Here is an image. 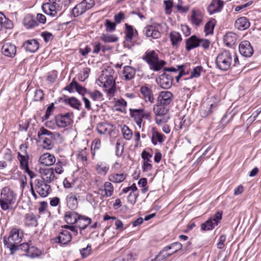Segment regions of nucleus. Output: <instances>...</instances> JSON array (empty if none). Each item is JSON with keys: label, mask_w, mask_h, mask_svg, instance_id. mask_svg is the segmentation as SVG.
<instances>
[{"label": "nucleus", "mask_w": 261, "mask_h": 261, "mask_svg": "<svg viewBox=\"0 0 261 261\" xmlns=\"http://www.w3.org/2000/svg\"><path fill=\"white\" fill-rule=\"evenodd\" d=\"M23 23L28 29L38 25V22L37 21L36 17H24L23 20Z\"/></svg>", "instance_id": "nucleus-38"}, {"label": "nucleus", "mask_w": 261, "mask_h": 261, "mask_svg": "<svg viewBox=\"0 0 261 261\" xmlns=\"http://www.w3.org/2000/svg\"><path fill=\"white\" fill-rule=\"evenodd\" d=\"M57 77V74L56 71H53L51 72H48L47 76V80L51 83H54L55 82L56 79Z\"/></svg>", "instance_id": "nucleus-64"}, {"label": "nucleus", "mask_w": 261, "mask_h": 261, "mask_svg": "<svg viewBox=\"0 0 261 261\" xmlns=\"http://www.w3.org/2000/svg\"><path fill=\"white\" fill-rule=\"evenodd\" d=\"M123 74L124 79L126 81H129L134 77L136 74V70L131 66H126L123 70Z\"/></svg>", "instance_id": "nucleus-33"}, {"label": "nucleus", "mask_w": 261, "mask_h": 261, "mask_svg": "<svg viewBox=\"0 0 261 261\" xmlns=\"http://www.w3.org/2000/svg\"><path fill=\"white\" fill-rule=\"evenodd\" d=\"M224 5L223 1L221 0H212L207 7L210 14L221 11Z\"/></svg>", "instance_id": "nucleus-21"}, {"label": "nucleus", "mask_w": 261, "mask_h": 261, "mask_svg": "<svg viewBox=\"0 0 261 261\" xmlns=\"http://www.w3.org/2000/svg\"><path fill=\"white\" fill-rule=\"evenodd\" d=\"M91 250V245L88 244L86 248H82L80 250V253L83 258L88 257L90 254Z\"/></svg>", "instance_id": "nucleus-54"}, {"label": "nucleus", "mask_w": 261, "mask_h": 261, "mask_svg": "<svg viewBox=\"0 0 261 261\" xmlns=\"http://www.w3.org/2000/svg\"><path fill=\"white\" fill-rule=\"evenodd\" d=\"M0 24L2 25V29L4 28L6 29H11L13 27L12 20L9 19L8 17H0Z\"/></svg>", "instance_id": "nucleus-45"}, {"label": "nucleus", "mask_w": 261, "mask_h": 261, "mask_svg": "<svg viewBox=\"0 0 261 261\" xmlns=\"http://www.w3.org/2000/svg\"><path fill=\"white\" fill-rule=\"evenodd\" d=\"M130 115L134 119L137 125L139 128L141 127L142 124V117L141 112H143V109H130Z\"/></svg>", "instance_id": "nucleus-27"}, {"label": "nucleus", "mask_w": 261, "mask_h": 261, "mask_svg": "<svg viewBox=\"0 0 261 261\" xmlns=\"http://www.w3.org/2000/svg\"><path fill=\"white\" fill-rule=\"evenodd\" d=\"M107 124L104 123H99L97 124V130L100 134H105L107 132L106 127Z\"/></svg>", "instance_id": "nucleus-59"}, {"label": "nucleus", "mask_w": 261, "mask_h": 261, "mask_svg": "<svg viewBox=\"0 0 261 261\" xmlns=\"http://www.w3.org/2000/svg\"><path fill=\"white\" fill-rule=\"evenodd\" d=\"M164 5L165 6V10L167 15H170L172 11V8L173 7V0L164 1Z\"/></svg>", "instance_id": "nucleus-50"}, {"label": "nucleus", "mask_w": 261, "mask_h": 261, "mask_svg": "<svg viewBox=\"0 0 261 261\" xmlns=\"http://www.w3.org/2000/svg\"><path fill=\"white\" fill-rule=\"evenodd\" d=\"M67 206L71 210L75 209L78 205L77 197L72 193H69L66 196Z\"/></svg>", "instance_id": "nucleus-31"}, {"label": "nucleus", "mask_w": 261, "mask_h": 261, "mask_svg": "<svg viewBox=\"0 0 261 261\" xmlns=\"http://www.w3.org/2000/svg\"><path fill=\"white\" fill-rule=\"evenodd\" d=\"M17 195L13 190L8 187H4L1 192L0 205L4 211L10 208V205L15 203Z\"/></svg>", "instance_id": "nucleus-4"}, {"label": "nucleus", "mask_w": 261, "mask_h": 261, "mask_svg": "<svg viewBox=\"0 0 261 261\" xmlns=\"http://www.w3.org/2000/svg\"><path fill=\"white\" fill-rule=\"evenodd\" d=\"M125 41L124 42L125 46H128V44L127 43H131L132 40L133 39L134 36V29L132 26L125 23Z\"/></svg>", "instance_id": "nucleus-34"}, {"label": "nucleus", "mask_w": 261, "mask_h": 261, "mask_svg": "<svg viewBox=\"0 0 261 261\" xmlns=\"http://www.w3.org/2000/svg\"><path fill=\"white\" fill-rule=\"evenodd\" d=\"M105 196L106 197L111 196L113 193V186L110 182H106L104 184Z\"/></svg>", "instance_id": "nucleus-49"}, {"label": "nucleus", "mask_w": 261, "mask_h": 261, "mask_svg": "<svg viewBox=\"0 0 261 261\" xmlns=\"http://www.w3.org/2000/svg\"><path fill=\"white\" fill-rule=\"evenodd\" d=\"M24 223L28 227H36L38 225L37 217L33 213H27L24 219Z\"/></svg>", "instance_id": "nucleus-24"}, {"label": "nucleus", "mask_w": 261, "mask_h": 261, "mask_svg": "<svg viewBox=\"0 0 261 261\" xmlns=\"http://www.w3.org/2000/svg\"><path fill=\"white\" fill-rule=\"evenodd\" d=\"M222 218V212L218 211L217 212L215 215L210 218V219H211V221L213 222V223L217 226L218 224L220 222Z\"/></svg>", "instance_id": "nucleus-52"}, {"label": "nucleus", "mask_w": 261, "mask_h": 261, "mask_svg": "<svg viewBox=\"0 0 261 261\" xmlns=\"http://www.w3.org/2000/svg\"><path fill=\"white\" fill-rule=\"evenodd\" d=\"M94 5L93 0H83L76 5L72 10L73 16H79L87 10L91 8Z\"/></svg>", "instance_id": "nucleus-7"}, {"label": "nucleus", "mask_w": 261, "mask_h": 261, "mask_svg": "<svg viewBox=\"0 0 261 261\" xmlns=\"http://www.w3.org/2000/svg\"><path fill=\"white\" fill-rule=\"evenodd\" d=\"M44 98V93L42 90L37 89L35 92L34 99L35 101H40Z\"/></svg>", "instance_id": "nucleus-57"}, {"label": "nucleus", "mask_w": 261, "mask_h": 261, "mask_svg": "<svg viewBox=\"0 0 261 261\" xmlns=\"http://www.w3.org/2000/svg\"><path fill=\"white\" fill-rule=\"evenodd\" d=\"M100 39L106 43L115 42L118 40V38L115 35L105 34L101 35Z\"/></svg>", "instance_id": "nucleus-48"}, {"label": "nucleus", "mask_w": 261, "mask_h": 261, "mask_svg": "<svg viewBox=\"0 0 261 261\" xmlns=\"http://www.w3.org/2000/svg\"><path fill=\"white\" fill-rule=\"evenodd\" d=\"M141 157L143 160L142 170L143 172H148L152 169V166L151 164V161L150 158L152 155L145 150H143L141 153Z\"/></svg>", "instance_id": "nucleus-19"}, {"label": "nucleus", "mask_w": 261, "mask_h": 261, "mask_svg": "<svg viewBox=\"0 0 261 261\" xmlns=\"http://www.w3.org/2000/svg\"><path fill=\"white\" fill-rule=\"evenodd\" d=\"M90 71V69L89 68H85L83 69V74L79 77V80L82 82L85 81L88 77Z\"/></svg>", "instance_id": "nucleus-60"}, {"label": "nucleus", "mask_w": 261, "mask_h": 261, "mask_svg": "<svg viewBox=\"0 0 261 261\" xmlns=\"http://www.w3.org/2000/svg\"><path fill=\"white\" fill-rule=\"evenodd\" d=\"M140 92L146 101H148L151 103L154 102L153 95L151 90L148 87L142 86L141 88Z\"/></svg>", "instance_id": "nucleus-32"}, {"label": "nucleus", "mask_w": 261, "mask_h": 261, "mask_svg": "<svg viewBox=\"0 0 261 261\" xmlns=\"http://www.w3.org/2000/svg\"><path fill=\"white\" fill-rule=\"evenodd\" d=\"M23 237L22 230L19 228L14 227L11 229L9 237L6 238V241L19 244L21 242Z\"/></svg>", "instance_id": "nucleus-13"}, {"label": "nucleus", "mask_w": 261, "mask_h": 261, "mask_svg": "<svg viewBox=\"0 0 261 261\" xmlns=\"http://www.w3.org/2000/svg\"><path fill=\"white\" fill-rule=\"evenodd\" d=\"M143 32L147 37H152L153 39L159 38L161 36L160 32L153 25L145 27Z\"/></svg>", "instance_id": "nucleus-26"}, {"label": "nucleus", "mask_w": 261, "mask_h": 261, "mask_svg": "<svg viewBox=\"0 0 261 261\" xmlns=\"http://www.w3.org/2000/svg\"><path fill=\"white\" fill-rule=\"evenodd\" d=\"M173 99V94L169 91H162L159 94L158 101L168 106Z\"/></svg>", "instance_id": "nucleus-23"}, {"label": "nucleus", "mask_w": 261, "mask_h": 261, "mask_svg": "<svg viewBox=\"0 0 261 261\" xmlns=\"http://www.w3.org/2000/svg\"><path fill=\"white\" fill-rule=\"evenodd\" d=\"M39 160L41 164L49 166L55 163L56 158L54 155L46 153L40 156Z\"/></svg>", "instance_id": "nucleus-30"}, {"label": "nucleus", "mask_w": 261, "mask_h": 261, "mask_svg": "<svg viewBox=\"0 0 261 261\" xmlns=\"http://www.w3.org/2000/svg\"><path fill=\"white\" fill-rule=\"evenodd\" d=\"M72 237L70 233L67 230L61 231L59 235L52 239L54 243L66 245L71 240Z\"/></svg>", "instance_id": "nucleus-16"}, {"label": "nucleus", "mask_w": 261, "mask_h": 261, "mask_svg": "<svg viewBox=\"0 0 261 261\" xmlns=\"http://www.w3.org/2000/svg\"><path fill=\"white\" fill-rule=\"evenodd\" d=\"M142 59L149 65L150 69L154 71L160 70L166 63L164 60L159 59L158 54L154 50H146Z\"/></svg>", "instance_id": "nucleus-3"}, {"label": "nucleus", "mask_w": 261, "mask_h": 261, "mask_svg": "<svg viewBox=\"0 0 261 261\" xmlns=\"http://www.w3.org/2000/svg\"><path fill=\"white\" fill-rule=\"evenodd\" d=\"M2 53L5 56L13 58L16 55V47L12 43H5L2 48Z\"/></svg>", "instance_id": "nucleus-20"}, {"label": "nucleus", "mask_w": 261, "mask_h": 261, "mask_svg": "<svg viewBox=\"0 0 261 261\" xmlns=\"http://www.w3.org/2000/svg\"><path fill=\"white\" fill-rule=\"evenodd\" d=\"M40 253V250L34 246H30L27 254H25L27 256L34 258L39 255Z\"/></svg>", "instance_id": "nucleus-47"}, {"label": "nucleus", "mask_w": 261, "mask_h": 261, "mask_svg": "<svg viewBox=\"0 0 261 261\" xmlns=\"http://www.w3.org/2000/svg\"><path fill=\"white\" fill-rule=\"evenodd\" d=\"M87 94L94 101H102L103 100V94L97 90H95L94 91H89L87 92Z\"/></svg>", "instance_id": "nucleus-42"}, {"label": "nucleus", "mask_w": 261, "mask_h": 261, "mask_svg": "<svg viewBox=\"0 0 261 261\" xmlns=\"http://www.w3.org/2000/svg\"><path fill=\"white\" fill-rule=\"evenodd\" d=\"M126 177V174L124 173L121 174H112L109 176V180L115 183H119L125 180Z\"/></svg>", "instance_id": "nucleus-41"}, {"label": "nucleus", "mask_w": 261, "mask_h": 261, "mask_svg": "<svg viewBox=\"0 0 261 261\" xmlns=\"http://www.w3.org/2000/svg\"><path fill=\"white\" fill-rule=\"evenodd\" d=\"M121 132L124 139L126 140H130L131 139L133 133L127 126L124 125L121 128Z\"/></svg>", "instance_id": "nucleus-46"}, {"label": "nucleus", "mask_w": 261, "mask_h": 261, "mask_svg": "<svg viewBox=\"0 0 261 261\" xmlns=\"http://www.w3.org/2000/svg\"><path fill=\"white\" fill-rule=\"evenodd\" d=\"M73 114L69 112L58 114L55 117L56 124L59 127L64 128L70 125L73 122Z\"/></svg>", "instance_id": "nucleus-8"}, {"label": "nucleus", "mask_w": 261, "mask_h": 261, "mask_svg": "<svg viewBox=\"0 0 261 261\" xmlns=\"http://www.w3.org/2000/svg\"><path fill=\"white\" fill-rule=\"evenodd\" d=\"M34 184L36 192L42 197H47L51 192L50 186L41 179H35Z\"/></svg>", "instance_id": "nucleus-9"}, {"label": "nucleus", "mask_w": 261, "mask_h": 261, "mask_svg": "<svg viewBox=\"0 0 261 261\" xmlns=\"http://www.w3.org/2000/svg\"><path fill=\"white\" fill-rule=\"evenodd\" d=\"M138 195V193H132V192H130L127 197L128 201L132 204H135Z\"/></svg>", "instance_id": "nucleus-61"}, {"label": "nucleus", "mask_w": 261, "mask_h": 261, "mask_svg": "<svg viewBox=\"0 0 261 261\" xmlns=\"http://www.w3.org/2000/svg\"><path fill=\"white\" fill-rule=\"evenodd\" d=\"M165 138V136L159 132L155 127L152 128L151 142L154 145H156L158 142L162 143Z\"/></svg>", "instance_id": "nucleus-29"}, {"label": "nucleus", "mask_w": 261, "mask_h": 261, "mask_svg": "<svg viewBox=\"0 0 261 261\" xmlns=\"http://www.w3.org/2000/svg\"><path fill=\"white\" fill-rule=\"evenodd\" d=\"M250 25V23L246 17H239L235 21L234 27L239 30L247 29Z\"/></svg>", "instance_id": "nucleus-28"}, {"label": "nucleus", "mask_w": 261, "mask_h": 261, "mask_svg": "<svg viewBox=\"0 0 261 261\" xmlns=\"http://www.w3.org/2000/svg\"><path fill=\"white\" fill-rule=\"evenodd\" d=\"M169 37L173 46H178L179 43L182 41L181 35L177 32H171L170 33Z\"/></svg>", "instance_id": "nucleus-36"}, {"label": "nucleus", "mask_w": 261, "mask_h": 261, "mask_svg": "<svg viewBox=\"0 0 261 261\" xmlns=\"http://www.w3.org/2000/svg\"><path fill=\"white\" fill-rule=\"evenodd\" d=\"M156 82L163 89H169L172 85L173 76L164 72L156 79Z\"/></svg>", "instance_id": "nucleus-14"}, {"label": "nucleus", "mask_w": 261, "mask_h": 261, "mask_svg": "<svg viewBox=\"0 0 261 261\" xmlns=\"http://www.w3.org/2000/svg\"><path fill=\"white\" fill-rule=\"evenodd\" d=\"M199 37L192 35L186 40V49L189 51L191 50L199 47Z\"/></svg>", "instance_id": "nucleus-25"}, {"label": "nucleus", "mask_w": 261, "mask_h": 261, "mask_svg": "<svg viewBox=\"0 0 261 261\" xmlns=\"http://www.w3.org/2000/svg\"><path fill=\"white\" fill-rule=\"evenodd\" d=\"M41 175L42 180L46 183H50L55 177L54 170L52 168H41L39 169Z\"/></svg>", "instance_id": "nucleus-17"}, {"label": "nucleus", "mask_w": 261, "mask_h": 261, "mask_svg": "<svg viewBox=\"0 0 261 261\" xmlns=\"http://www.w3.org/2000/svg\"><path fill=\"white\" fill-rule=\"evenodd\" d=\"M199 46H201L204 49H208L210 47L211 42L207 39H201L199 38Z\"/></svg>", "instance_id": "nucleus-53"}, {"label": "nucleus", "mask_w": 261, "mask_h": 261, "mask_svg": "<svg viewBox=\"0 0 261 261\" xmlns=\"http://www.w3.org/2000/svg\"><path fill=\"white\" fill-rule=\"evenodd\" d=\"M37 137L39 141H42L43 147L49 150L54 147L53 141L59 138L60 134L48 130L44 127H41L38 132Z\"/></svg>", "instance_id": "nucleus-2"}, {"label": "nucleus", "mask_w": 261, "mask_h": 261, "mask_svg": "<svg viewBox=\"0 0 261 261\" xmlns=\"http://www.w3.org/2000/svg\"><path fill=\"white\" fill-rule=\"evenodd\" d=\"M41 37L43 38L45 42H48L54 38V36L52 33L48 32H43L41 34Z\"/></svg>", "instance_id": "nucleus-58"}, {"label": "nucleus", "mask_w": 261, "mask_h": 261, "mask_svg": "<svg viewBox=\"0 0 261 261\" xmlns=\"http://www.w3.org/2000/svg\"><path fill=\"white\" fill-rule=\"evenodd\" d=\"M55 107L54 103H51L50 105H49V106H48L45 115L42 117V120L43 121L48 119L51 114V113L53 111Z\"/></svg>", "instance_id": "nucleus-55"}, {"label": "nucleus", "mask_w": 261, "mask_h": 261, "mask_svg": "<svg viewBox=\"0 0 261 261\" xmlns=\"http://www.w3.org/2000/svg\"><path fill=\"white\" fill-rule=\"evenodd\" d=\"M109 169V166L103 163H99L97 164L96 170L99 174L105 175Z\"/></svg>", "instance_id": "nucleus-44"}, {"label": "nucleus", "mask_w": 261, "mask_h": 261, "mask_svg": "<svg viewBox=\"0 0 261 261\" xmlns=\"http://www.w3.org/2000/svg\"><path fill=\"white\" fill-rule=\"evenodd\" d=\"M76 86H77V82L73 79L69 85L64 88V90L68 91L69 93H72Z\"/></svg>", "instance_id": "nucleus-63"}, {"label": "nucleus", "mask_w": 261, "mask_h": 261, "mask_svg": "<svg viewBox=\"0 0 261 261\" xmlns=\"http://www.w3.org/2000/svg\"><path fill=\"white\" fill-rule=\"evenodd\" d=\"M216 23L215 19L212 18L206 23L204 26V32L206 35L213 34L214 29Z\"/></svg>", "instance_id": "nucleus-40"}, {"label": "nucleus", "mask_w": 261, "mask_h": 261, "mask_svg": "<svg viewBox=\"0 0 261 261\" xmlns=\"http://www.w3.org/2000/svg\"><path fill=\"white\" fill-rule=\"evenodd\" d=\"M100 83L103 85L105 88H108L107 92L109 94H113L115 92V79L112 75H106L101 77Z\"/></svg>", "instance_id": "nucleus-12"}, {"label": "nucleus", "mask_w": 261, "mask_h": 261, "mask_svg": "<svg viewBox=\"0 0 261 261\" xmlns=\"http://www.w3.org/2000/svg\"><path fill=\"white\" fill-rule=\"evenodd\" d=\"M3 242L5 248H8L10 251V254L13 255L17 250H19V244H15V243L7 242L6 241V238H3Z\"/></svg>", "instance_id": "nucleus-39"}, {"label": "nucleus", "mask_w": 261, "mask_h": 261, "mask_svg": "<svg viewBox=\"0 0 261 261\" xmlns=\"http://www.w3.org/2000/svg\"><path fill=\"white\" fill-rule=\"evenodd\" d=\"M22 47L26 51L35 53L39 49V44L36 39H33L25 41L23 43Z\"/></svg>", "instance_id": "nucleus-18"}, {"label": "nucleus", "mask_w": 261, "mask_h": 261, "mask_svg": "<svg viewBox=\"0 0 261 261\" xmlns=\"http://www.w3.org/2000/svg\"><path fill=\"white\" fill-rule=\"evenodd\" d=\"M202 69L203 68L201 66H198L194 67L191 72L190 78L193 79L199 77L200 76L201 72Z\"/></svg>", "instance_id": "nucleus-51"}, {"label": "nucleus", "mask_w": 261, "mask_h": 261, "mask_svg": "<svg viewBox=\"0 0 261 261\" xmlns=\"http://www.w3.org/2000/svg\"><path fill=\"white\" fill-rule=\"evenodd\" d=\"M238 39V35L231 32L227 33L223 37L225 44L228 47H232L236 44Z\"/></svg>", "instance_id": "nucleus-22"}, {"label": "nucleus", "mask_w": 261, "mask_h": 261, "mask_svg": "<svg viewBox=\"0 0 261 261\" xmlns=\"http://www.w3.org/2000/svg\"><path fill=\"white\" fill-rule=\"evenodd\" d=\"M182 245L179 242H175L171 244L169 246L165 247L163 250H162L160 254L156 257L157 261H161L165 258L169 256L172 253H167L168 250L173 249V253L177 252L178 250L181 249Z\"/></svg>", "instance_id": "nucleus-10"}, {"label": "nucleus", "mask_w": 261, "mask_h": 261, "mask_svg": "<svg viewBox=\"0 0 261 261\" xmlns=\"http://www.w3.org/2000/svg\"><path fill=\"white\" fill-rule=\"evenodd\" d=\"M17 158L20 162V167L22 170L27 169L29 167V160L30 159L29 155L23 156L22 153L18 152L17 153Z\"/></svg>", "instance_id": "nucleus-37"}, {"label": "nucleus", "mask_w": 261, "mask_h": 261, "mask_svg": "<svg viewBox=\"0 0 261 261\" xmlns=\"http://www.w3.org/2000/svg\"><path fill=\"white\" fill-rule=\"evenodd\" d=\"M64 102L75 109L77 110H80V109L81 103L80 100L74 97L65 98L64 100Z\"/></svg>", "instance_id": "nucleus-35"}, {"label": "nucleus", "mask_w": 261, "mask_h": 261, "mask_svg": "<svg viewBox=\"0 0 261 261\" xmlns=\"http://www.w3.org/2000/svg\"><path fill=\"white\" fill-rule=\"evenodd\" d=\"M216 225L211 221V219H208L205 222L201 224V230L202 231H209L213 229Z\"/></svg>", "instance_id": "nucleus-43"}, {"label": "nucleus", "mask_w": 261, "mask_h": 261, "mask_svg": "<svg viewBox=\"0 0 261 261\" xmlns=\"http://www.w3.org/2000/svg\"><path fill=\"white\" fill-rule=\"evenodd\" d=\"M240 54L246 58L250 57L253 54V49L249 41L245 40L242 41L239 47Z\"/></svg>", "instance_id": "nucleus-15"}, {"label": "nucleus", "mask_w": 261, "mask_h": 261, "mask_svg": "<svg viewBox=\"0 0 261 261\" xmlns=\"http://www.w3.org/2000/svg\"><path fill=\"white\" fill-rule=\"evenodd\" d=\"M64 218L67 224L71 225L75 224L76 226L81 230L85 229L92 222L91 218L80 215L73 211L66 212ZM80 233H82V230Z\"/></svg>", "instance_id": "nucleus-1"}, {"label": "nucleus", "mask_w": 261, "mask_h": 261, "mask_svg": "<svg viewBox=\"0 0 261 261\" xmlns=\"http://www.w3.org/2000/svg\"><path fill=\"white\" fill-rule=\"evenodd\" d=\"M106 31L107 32H113L115 30L116 23L109 19L106 20Z\"/></svg>", "instance_id": "nucleus-56"}, {"label": "nucleus", "mask_w": 261, "mask_h": 261, "mask_svg": "<svg viewBox=\"0 0 261 261\" xmlns=\"http://www.w3.org/2000/svg\"><path fill=\"white\" fill-rule=\"evenodd\" d=\"M49 2L44 4L42 8L43 12L46 15L54 16L57 14L59 11V6L57 3V0H48Z\"/></svg>", "instance_id": "nucleus-11"}, {"label": "nucleus", "mask_w": 261, "mask_h": 261, "mask_svg": "<svg viewBox=\"0 0 261 261\" xmlns=\"http://www.w3.org/2000/svg\"><path fill=\"white\" fill-rule=\"evenodd\" d=\"M75 89L76 91L80 94L82 95L83 97L84 96V95L86 93H87V92L89 91L87 90V89L85 88L79 84L77 82V86H75Z\"/></svg>", "instance_id": "nucleus-62"}, {"label": "nucleus", "mask_w": 261, "mask_h": 261, "mask_svg": "<svg viewBox=\"0 0 261 261\" xmlns=\"http://www.w3.org/2000/svg\"><path fill=\"white\" fill-rule=\"evenodd\" d=\"M232 56L229 51L223 50L219 53L216 59V67L221 70H228L231 64Z\"/></svg>", "instance_id": "nucleus-6"}, {"label": "nucleus", "mask_w": 261, "mask_h": 261, "mask_svg": "<svg viewBox=\"0 0 261 261\" xmlns=\"http://www.w3.org/2000/svg\"><path fill=\"white\" fill-rule=\"evenodd\" d=\"M168 106L161 103L159 101L154 106L153 112L156 115L155 120L158 125L165 123L169 120L170 116L168 114Z\"/></svg>", "instance_id": "nucleus-5"}]
</instances>
